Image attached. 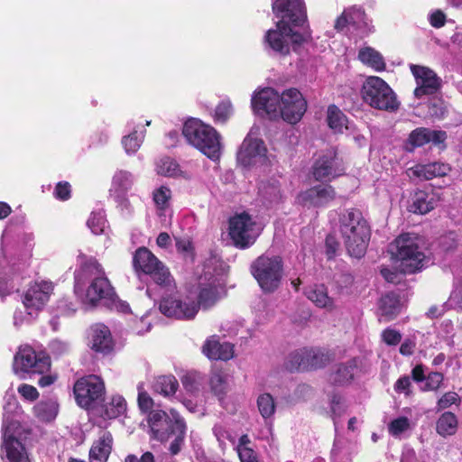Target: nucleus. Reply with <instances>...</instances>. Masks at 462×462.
I'll return each instance as SVG.
<instances>
[{
	"label": "nucleus",
	"instance_id": "f03ea898",
	"mask_svg": "<svg viewBox=\"0 0 462 462\" xmlns=\"http://www.w3.org/2000/svg\"><path fill=\"white\" fill-rule=\"evenodd\" d=\"M79 262V267L74 273L75 293L82 298L84 303L92 307L100 302H114L116 294L97 260L80 254Z\"/></svg>",
	"mask_w": 462,
	"mask_h": 462
},
{
	"label": "nucleus",
	"instance_id": "473e14b6",
	"mask_svg": "<svg viewBox=\"0 0 462 462\" xmlns=\"http://www.w3.org/2000/svg\"><path fill=\"white\" fill-rule=\"evenodd\" d=\"M458 427L457 416L451 411L443 412L436 422V431L442 437L454 435Z\"/></svg>",
	"mask_w": 462,
	"mask_h": 462
},
{
	"label": "nucleus",
	"instance_id": "c9c22d12",
	"mask_svg": "<svg viewBox=\"0 0 462 462\" xmlns=\"http://www.w3.org/2000/svg\"><path fill=\"white\" fill-rule=\"evenodd\" d=\"M327 120L329 127L336 132H341L346 122L345 115L335 105H330L328 107Z\"/></svg>",
	"mask_w": 462,
	"mask_h": 462
},
{
	"label": "nucleus",
	"instance_id": "338daca9",
	"mask_svg": "<svg viewBox=\"0 0 462 462\" xmlns=\"http://www.w3.org/2000/svg\"><path fill=\"white\" fill-rule=\"evenodd\" d=\"M415 348V342L411 339H405L401 346H400V353L403 356H411L413 354Z\"/></svg>",
	"mask_w": 462,
	"mask_h": 462
},
{
	"label": "nucleus",
	"instance_id": "ea45409f",
	"mask_svg": "<svg viewBox=\"0 0 462 462\" xmlns=\"http://www.w3.org/2000/svg\"><path fill=\"white\" fill-rule=\"evenodd\" d=\"M157 172L163 176L174 177L179 174L180 167L173 159L166 157L158 162Z\"/></svg>",
	"mask_w": 462,
	"mask_h": 462
},
{
	"label": "nucleus",
	"instance_id": "a878e982",
	"mask_svg": "<svg viewBox=\"0 0 462 462\" xmlns=\"http://www.w3.org/2000/svg\"><path fill=\"white\" fill-rule=\"evenodd\" d=\"M226 293L224 286L215 282L206 284L200 288L198 300L199 307L208 309L214 306Z\"/></svg>",
	"mask_w": 462,
	"mask_h": 462
},
{
	"label": "nucleus",
	"instance_id": "052dcab7",
	"mask_svg": "<svg viewBox=\"0 0 462 462\" xmlns=\"http://www.w3.org/2000/svg\"><path fill=\"white\" fill-rule=\"evenodd\" d=\"M138 404L142 411H149L153 404L152 399L145 392H140L138 394Z\"/></svg>",
	"mask_w": 462,
	"mask_h": 462
},
{
	"label": "nucleus",
	"instance_id": "6ab92c4d",
	"mask_svg": "<svg viewBox=\"0 0 462 462\" xmlns=\"http://www.w3.org/2000/svg\"><path fill=\"white\" fill-rule=\"evenodd\" d=\"M160 311L170 318L179 319H193L199 311V306L195 302H182L172 296L163 297L159 304Z\"/></svg>",
	"mask_w": 462,
	"mask_h": 462
},
{
	"label": "nucleus",
	"instance_id": "58836bf2",
	"mask_svg": "<svg viewBox=\"0 0 462 462\" xmlns=\"http://www.w3.org/2000/svg\"><path fill=\"white\" fill-rule=\"evenodd\" d=\"M286 366L291 371L308 369L307 350H297L291 353Z\"/></svg>",
	"mask_w": 462,
	"mask_h": 462
},
{
	"label": "nucleus",
	"instance_id": "b1692460",
	"mask_svg": "<svg viewBox=\"0 0 462 462\" xmlns=\"http://www.w3.org/2000/svg\"><path fill=\"white\" fill-rule=\"evenodd\" d=\"M203 353L212 360H229L233 357V346L230 343H220L217 337H209L202 347Z\"/></svg>",
	"mask_w": 462,
	"mask_h": 462
},
{
	"label": "nucleus",
	"instance_id": "69168bd1",
	"mask_svg": "<svg viewBox=\"0 0 462 462\" xmlns=\"http://www.w3.org/2000/svg\"><path fill=\"white\" fill-rule=\"evenodd\" d=\"M175 245L180 253H189L192 250L191 242L188 238L175 237Z\"/></svg>",
	"mask_w": 462,
	"mask_h": 462
},
{
	"label": "nucleus",
	"instance_id": "bb28decb",
	"mask_svg": "<svg viewBox=\"0 0 462 462\" xmlns=\"http://www.w3.org/2000/svg\"><path fill=\"white\" fill-rule=\"evenodd\" d=\"M358 367L356 358H352L345 363L338 364L329 375V382L334 385H345L350 383Z\"/></svg>",
	"mask_w": 462,
	"mask_h": 462
},
{
	"label": "nucleus",
	"instance_id": "c03bdc74",
	"mask_svg": "<svg viewBox=\"0 0 462 462\" xmlns=\"http://www.w3.org/2000/svg\"><path fill=\"white\" fill-rule=\"evenodd\" d=\"M37 417L42 420H51L57 414V407L54 403L40 402L34 407Z\"/></svg>",
	"mask_w": 462,
	"mask_h": 462
},
{
	"label": "nucleus",
	"instance_id": "e433bc0d",
	"mask_svg": "<svg viewBox=\"0 0 462 462\" xmlns=\"http://www.w3.org/2000/svg\"><path fill=\"white\" fill-rule=\"evenodd\" d=\"M209 384L214 394L219 400L223 399L227 388L226 375L218 371L213 372L209 379Z\"/></svg>",
	"mask_w": 462,
	"mask_h": 462
},
{
	"label": "nucleus",
	"instance_id": "37998d69",
	"mask_svg": "<svg viewBox=\"0 0 462 462\" xmlns=\"http://www.w3.org/2000/svg\"><path fill=\"white\" fill-rule=\"evenodd\" d=\"M411 429V421L407 417L402 416L392 420L388 425L389 433L394 437H400L403 432Z\"/></svg>",
	"mask_w": 462,
	"mask_h": 462
},
{
	"label": "nucleus",
	"instance_id": "3c124183",
	"mask_svg": "<svg viewBox=\"0 0 462 462\" xmlns=\"http://www.w3.org/2000/svg\"><path fill=\"white\" fill-rule=\"evenodd\" d=\"M232 112V105L229 101L221 102L215 110V118L217 121L226 122Z\"/></svg>",
	"mask_w": 462,
	"mask_h": 462
},
{
	"label": "nucleus",
	"instance_id": "f3484780",
	"mask_svg": "<svg viewBox=\"0 0 462 462\" xmlns=\"http://www.w3.org/2000/svg\"><path fill=\"white\" fill-rule=\"evenodd\" d=\"M337 192L329 184L316 185L298 194L297 202L307 208H323L332 202Z\"/></svg>",
	"mask_w": 462,
	"mask_h": 462
},
{
	"label": "nucleus",
	"instance_id": "39448f33",
	"mask_svg": "<svg viewBox=\"0 0 462 462\" xmlns=\"http://www.w3.org/2000/svg\"><path fill=\"white\" fill-rule=\"evenodd\" d=\"M182 134L187 142L209 159L216 161L221 154L220 134L202 121L190 118L185 122Z\"/></svg>",
	"mask_w": 462,
	"mask_h": 462
},
{
	"label": "nucleus",
	"instance_id": "a19ab883",
	"mask_svg": "<svg viewBox=\"0 0 462 462\" xmlns=\"http://www.w3.org/2000/svg\"><path fill=\"white\" fill-rule=\"evenodd\" d=\"M133 182L132 174L126 171H117L113 178V187L122 192L130 189Z\"/></svg>",
	"mask_w": 462,
	"mask_h": 462
},
{
	"label": "nucleus",
	"instance_id": "0e129e2a",
	"mask_svg": "<svg viewBox=\"0 0 462 462\" xmlns=\"http://www.w3.org/2000/svg\"><path fill=\"white\" fill-rule=\"evenodd\" d=\"M430 24L433 27L439 28L445 24L446 15L443 12L438 10L431 14L430 18Z\"/></svg>",
	"mask_w": 462,
	"mask_h": 462
},
{
	"label": "nucleus",
	"instance_id": "8fccbe9b",
	"mask_svg": "<svg viewBox=\"0 0 462 462\" xmlns=\"http://www.w3.org/2000/svg\"><path fill=\"white\" fill-rule=\"evenodd\" d=\"M460 401L458 394L455 392L444 393L437 402L436 411H440L450 407Z\"/></svg>",
	"mask_w": 462,
	"mask_h": 462
},
{
	"label": "nucleus",
	"instance_id": "9d476101",
	"mask_svg": "<svg viewBox=\"0 0 462 462\" xmlns=\"http://www.w3.org/2000/svg\"><path fill=\"white\" fill-rule=\"evenodd\" d=\"M262 232V227L246 212L236 214L229 218L228 235L235 247L247 249L251 247Z\"/></svg>",
	"mask_w": 462,
	"mask_h": 462
},
{
	"label": "nucleus",
	"instance_id": "9b49d317",
	"mask_svg": "<svg viewBox=\"0 0 462 462\" xmlns=\"http://www.w3.org/2000/svg\"><path fill=\"white\" fill-rule=\"evenodd\" d=\"M51 361L49 356L29 346H22L14 355L13 370L15 374L24 378L25 374H42L50 370Z\"/></svg>",
	"mask_w": 462,
	"mask_h": 462
},
{
	"label": "nucleus",
	"instance_id": "72a5a7b5",
	"mask_svg": "<svg viewBox=\"0 0 462 462\" xmlns=\"http://www.w3.org/2000/svg\"><path fill=\"white\" fill-rule=\"evenodd\" d=\"M179 383L173 375L159 376L154 383V389L164 395H171L175 393Z\"/></svg>",
	"mask_w": 462,
	"mask_h": 462
},
{
	"label": "nucleus",
	"instance_id": "6e6552de",
	"mask_svg": "<svg viewBox=\"0 0 462 462\" xmlns=\"http://www.w3.org/2000/svg\"><path fill=\"white\" fill-rule=\"evenodd\" d=\"M361 95L365 103L378 110L394 112L400 106L394 91L379 77H368L362 86Z\"/></svg>",
	"mask_w": 462,
	"mask_h": 462
},
{
	"label": "nucleus",
	"instance_id": "680f3d73",
	"mask_svg": "<svg viewBox=\"0 0 462 462\" xmlns=\"http://www.w3.org/2000/svg\"><path fill=\"white\" fill-rule=\"evenodd\" d=\"M124 462H154V456L150 451L144 452L140 458L134 454H129L125 457Z\"/></svg>",
	"mask_w": 462,
	"mask_h": 462
},
{
	"label": "nucleus",
	"instance_id": "f257e3e1",
	"mask_svg": "<svg viewBox=\"0 0 462 462\" xmlns=\"http://www.w3.org/2000/svg\"><path fill=\"white\" fill-rule=\"evenodd\" d=\"M273 12L280 20L276 29H270L265 34V42L281 55H287L290 47L297 51L305 38L291 27H300L307 20L303 0H276L273 4Z\"/></svg>",
	"mask_w": 462,
	"mask_h": 462
},
{
	"label": "nucleus",
	"instance_id": "2f4dec72",
	"mask_svg": "<svg viewBox=\"0 0 462 462\" xmlns=\"http://www.w3.org/2000/svg\"><path fill=\"white\" fill-rule=\"evenodd\" d=\"M259 195L267 205L277 204L282 201V194L277 180L262 182L259 186Z\"/></svg>",
	"mask_w": 462,
	"mask_h": 462
},
{
	"label": "nucleus",
	"instance_id": "20e7f679",
	"mask_svg": "<svg viewBox=\"0 0 462 462\" xmlns=\"http://www.w3.org/2000/svg\"><path fill=\"white\" fill-rule=\"evenodd\" d=\"M340 233L348 254L360 258L366 250L371 236L370 227L360 210L350 208L339 218Z\"/></svg>",
	"mask_w": 462,
	"mask_h": 462
},
{
	"label": "nucleus",
	"instance_id": "c85d7f7f",
	"mask_svg": "<svg viewBox=\"0 0 462 462\" xmlns=\"http://www.w3.org/2000/svg\"><path fill=\"white\" fill-rule=\"evenodd\" d=\"M304 294L317 307L328 310L335 308L334 300L328 296V289L324 284H314L305 289Z\"/></svg>",
	"mask_w": 462,
	"mask_h": 462
},
{
	"label": "nucleus",
	"instance_id": "4be33fe9",
	"mask_svg": "<svg viewBox=\"0 0 462 462\" xmlns=\"http://www.w3.org/2000/svg\"><path fill=\"white\" fill-rule=\"evenodd\" d=\"M265 152L266 148L262 140L247 136L237 152V161L244 166H249L256 157L263 156Z\"/></svg>",
	"mask_w": 462,
	"mask_h": 462
},
{
	"label": "nucleus",
	"instance_id": "dca6fc26",
	"mask_svg": "<svg viewBox=\"0 0 462 462\" xmlns=\"http://www.w3.org/2000/svg\"><path fill=\"white\" fill-rule=\"evenodd\" d=\"M53 291L51 282H35L31 285L23 296V303L31 317L43 309Z\"/></svg>",
	"mask_w": 462,
	"mask_h": 462
},
{
	"label": "nucleus",
	"instance_id": "393cba45",
	"mask_svg": "<svg viewBox=\"0 0 462 462\" xmlns=\"http://www.w3.org/2000/svg\"><path fill=\"white\" fill-rule=\"evenodd\" d=\"M91 348L103 354L109 353L113 348V341L109 328L103 324H97L91 328Z\"/></svg>",
	"mask_w": 462,
	"mask_h": 462
},
{
	"label": "nucleus",
	"instance_id": "a211bd4d",
	"mask_svg": "<svg viewBox=\"0 0 462 462\" xmlns=\"http://www.w3.org/2000/svg\"><path fill=\"white\" fill-rule=\"evenodd\" d=\"M410 68L418 85L414 90L416 97L420 98L425 95H432L440 88L441 79L432 69L414 64H411Z\"/></svg>",
	"mask_w": 462,
	"mask_h": 462
},
{
	"label": "nucleus",
	"instance_id": "ddd939ff",
	"mask_svg": "<svg viewBox=\"0 0 462 462\" xmlns=\"http://www.w3.org/2000/svg\"><path fill=\"white\" fill-rule=\"evenodd\" d=\"M73 390L77 403L84 409H90L93 404L104 400L105 383L95 374L79 379Z\"/></svg>",
	"mask_w": 462,
	"mask_h": 462
},
{
	"label": "nucleus",
	"instance_id": "1a4fd4ad",
	"mask_svg": "<svg viewBox=\"0 0 462 462\" xmlns=\"http://www.w3.org/2000/svg\"><path fill=\"white\" fill-rule=\"evenodd\" d=\"M136 272L148 274L162 288L171 291L175 288L173 277L168 268L146 247L138 248L133 258Z\"/></svg>",
	"mask_w": 462,
	"mask_h": 462
},
{
	"label": "nucleus",
	"instance_id": "09e8293b",
	"mask_svg": "<svg viewBox=\"0 0 462 462\" xmlns=\"http://www.w3.org/2000/svg\"><path fill=\"white\" fill-rule=\"evenodd\" d=\"M122 143H123L125 152L127 153H134L139 149V147L141 145V143H142L141 134H139L137 133V131H134L129 135L125 136L123 138Z\"/></svg>",
	"mask_w": 462,
	"mask_h": 462
},
{
	"label": "nucleus",
	"instance_id": "4c0bfd02",
	"mask_svg": "<svg viewBox=\"0 0 462 462\" xmlns=\"http://www.w3.org/2000/svg\"><path fill=\"white\" fill-rule=\"evenodd\" d=\"M259 412L264 419L271 418L275 411V402L270 393H263L257 399Z\"/></svg>",
	"mask_w": 462,
	"mask_h": 462
},
{
	"label": "nucleus",
	"instance_id": "79ce46f5",
	"mask_svg": "<svg viewBox=\"0 0 462 462\" xmlns=\"http://www.w3.org/2000/svg\"><path fill=\"white\" fill-rule=\"evenodd\" d=\"M329 362L328 355L315 350H307V366L308 368H320Z\"/></svg>",
	"mask_w": 462,
	"mask_h": 462
},
{
	"label": "nucleus",
	"instance_id": "de8ad7c7",
	"mask_svg": "<svg viewBox=\"0 0 462 462\" xmlns=\"http://www.w3.org/2000/svg\"><path fill=\"white\" fill-rule=\"evenodd\" d=\"M171 196V189L165 186H162L153 191V201L159 208L164 209L169 206Z\"/></svg>",
	"mask_w": 462,
	"mask_h": 462
},
{
	"label": "nucleus",
	"instance_id": "c756f323",
	"mask_svg": "<svg viewBox=\"0 0 462 462\" xmlns=\"http://www.w3.org/2000/svg\"><path fill=\"white\" fill-rule=\"evenodd\" d=\"M379 310L382 318H383L385 321H391L395 319L402 310L399 296L393 292L383 295L379 301Z\"/></svg>",
	"mask_w": 462,
	"mask_h": 462
},
{
	"label": "nucleus",
	"instance_id": "cd10ccee",
	"mask_svg": "<svg viewBox=\"0 0 462 462\" xmlns=\"http://www.w3.org/2000/svg\"><path fill=\"white\" fill-rule=\"evenodd\" d=\"M112 444L113 438L111 433L104 432L90 448V462H106L112 450Z\"/></svg>",
	"mask_w": 462,
	"mask_h": 462
},
{
	"label": "nucleus",
	"instance_id": "bf43d9fd",
	"mask_svg": "<svg viewBox=\"0 0 462 462\" xmlns=\"http://www.w3.org/2000/svg\"><path fill=\"white\" fill-rule=\"evenodd\" d=\"M237 452L241 462H258L254 451L248 447L239 448Z\"/></svg>",
	"mask_w": 462,
	"mask_h": 462
},
{
	"label": "nucleus",
	"instance_id": "423d86ee",
	"mask_svg": "<svg viewBox=\"0 0 462 462\" xmlns=\"http://www.w3.org/2000/svg\"><path fill=\"white\" fill-rule=\"evenodd\" d=\"M392 258L400 262L404 273H413L421 269L425 255L420 248V238L414 234H402L388 246Z\"/></svg>",
	"mask_w": 462,
	"mask_h": 462
},
{
	"label": "nucleus",
	"instance_id": "a18cd8bd",
	"mask_svg": "<svg viewBox=\"0 0 462 462\" xmlns=\"http://www.w3.org/2000/svg\"><path fill=\"white\" fill-rule=\"evenodd\" d=\"M106 220L102 212H93L88 218L87 225L95 235H100L104 232Z\"/></svg>",
	"mask_w": 462,
	"mask_h": 462
},
{
	"label": "nucleus",
	"instance_id": "f704fd0d",
	"mask_svg": "<svg viewBox=\"0 0 462 462\" xmlns=\"http://www.w3.org/2000/svg\"><path fill=\"white\" fill-rule=\"evenodd\" d=\"M126 402L125 399L120 396H113L111 401L105 405L104 416L108 419H114L125 411Z\"/></svg>",
	"mask_w": 462,
	"mask_h": 462
},
{
	"label": "nucleus",
	"instance_id": "5fc2aeb1",
	"mask_svg": "<svg viewBox=\"0 0 462 462\" xmlns=\"http://www.w3.org/2000/svg\"><path fill=\"white\" fill-rule=\"evenodd\" d=\"M18 393L25 399L30 402H33L39 398V393L37 389L30 384H21L18 387Z\"/></svg>",
	"mask_w": 462,
	"mask_h": 462
},
{
	"label": "nucleus",
	"instance_id": "774afa93",
	"mask_svg": "<svg viewBox=\"0 0 462 462\" xmlns=\"http://www.w3.org/2000/svg\"><path fill=\"white\" fill-rule=\"evenodd\" d=\"M358 58H383L382 55L371 47H364L358 52Z\"/></svg>",
	"mask_w": 462,
	"mask_h": 462
},
{
	"label": "nucleus",
	"instance_id": "0eeeda50",
	"mask_svg": "<svg viewBox=\"0 0 462 462\" xmlns=\"http://www.w3.org/2000/svg\"><path fill=\"white\" fill-rule=\"evenodd\" d=\"M251 273L264 292L275 291L283 276V261L279 255L262 254L251 264Z\"/></svg>",
	"mask_w": 462,
	"mask_h": 462
},
{
	"label": "nucleus",
	"instance_id": "6e6d98bb",
	"mask_svg": "<svg viewBox=\"0 0 462 462\" xmlns=\"http://www.w3.org/2000/svg\"><path fill=\"white\" fill-rule=\"evenodd\" d=\"M70 185L67 181L59 182L54 190V196L58 199L67 200L70 198Z\"/></svg>",
	"mask_w": 462,
	"mask_h": 462
},
{
	"label": "nucleus",
	"instance_id": "aec40b11",
	"mask_svg": "<svg viewBox=\"0 0 462 462\" xmlns=\"http://www.w3.org/2000/svg\"><path fill=\"white\" fill-rule=\"evenodd\" d=\"M447 139V133L442 130H432L426 127H418L411 131L405 143V149L412 152L416 147H421L429 143L434 145L443 144Z\"/></svg>",
	"mask_w": 462,
	"mask_h": 462
},
{
	"label": "nucleus",
	"instance_id": "7c9ffc66",
	"mask_svg": "<svg viewBox=\"0 0 462 462\" xmlns=\"http://www.w3.org/2000/svg\"><path fill=\"white\" fill-rule=\"evenodd\" d=\"M448 164L443 162H432L423 165H417L414 174L424 180H432L433 178L446 176L450 171Z\"/></svg>",
	"mask_w": 462,
	"mask_h": 462
},
{
	"label": "nucleus",
	"instance_id": "603ef678",
	"mask_svg": "<svg viewBox=\"0 0 462 462\" xmlns=\"http://www.w3.org/2000/svg\"><path fill=\"white\" fill-rule=\"evenodd\" d=\"M345 12L348 13L347 19L350 25L356 27L359 23H364L365 14L360 8L351 7L346 9Z\"/></svg>",
	"mask_w": 462,
	"mask_h": 462
},
{
	"label": "nucleus",
	"instance_id": "13d9d810",
	"mask_svg": "<svg viewBox=\"0 0 462 462\" xmlns=\"http://www.w3.org/2000/svg\"><path fill=\"white\" fill-rule=\"evenodd\" d=\"M338 246H339V244L334 236L328 235L326 237L325 247H326V254L328 259H332L335 257L336 253L338 249Z\"/></svg>",
	"mask_w": 462,
	"mask_h": 462
},
{
	"label": "nucleus",
	"instance_id": "4d7b16f0",
	"mask_svg": "<svg viewBox=\"0 0 462 462\" xmlns=\"http://www.w3.org/2000/svg\"><path fill=\"white\" fill-rule=\"evenodd\" d=\"M411 379L409 376H402L396 381L394 384V390L399 393H403L406 395H411Z\"/></svg>",
	"mask_w": 462,
	"mask_h": 462
},
{
	"label": "nucleus",
	"instance_id": "49530a36",
	"mask_svg": "<svg viewBox=\"0 0 462 462\" xmlns=\"http://www.w3.org/2000/svg\"><path fill=\"white\" fill-rule=\"evenodd\" d=\"M425 383L420 386L421 391H437L444 381V375L439 372H431L425 378Z\"/></svg>",
	"mask_w": 462,
	"mask_h": 462
},
{
	"label": "nucleus",
	"instance_id": "412c9836",
	"mask_svg": "<svg viewBox=\"0 0 462 462\" xmlns=\"http://www.w3.org/2000/svg\"><path fill=\"white\" fill-rule=\"evenodd\" d=\"M2 448L5 452L7 462H30L23 444L13 435H9L8 428L5 426Z\"/></svg>",
	"mask_w": 462,
	"mask_h": 462
},
{
	"label": "nucleus",
	"instance_id": "864d4df0",
	"mask_svg": "<svg viewBox=\"0 0 462 462\" xmlns=\"http://www.w3.org/2000/svg\"><path fill=\"white\" fill-rule=\"evenodd\" d=\"M383 341L389 346H396L401 342L402 334L392 328H386L382 332Z\"/></svg>",
	"mask_w": 462,
	"mask_h": 462
},
{
	"label": "nucleus",
	"instance_id": "2eb2a0df",
	"mask_svg": "<svg viewBox=\"0 0 462 462\" xmlns=\"http://www.w3.org/2000/svg\"><path fill=\"white\" fill-rule=\"evenodd\" d=\"M252 108L259 116H267L270 119L279 118L281 95L272 88L255 92L251 100Z\"/></svg>",
	"mask_w": 462,
	"mask_h": 462
},
{
	"label": "nucleus",
	"instance_id": "7ed1b4c3",
	"mask_svg": "<svg viewBox=\"0 0 462 462\" xmlns=\"http://www.w3.org/2000/svg\"><path fill=\"white\" fill-rule=\"evenodd\" d=\"M148 424L152 439L162 443L172 439L169 447L171 455H177L181 450L187 425L175 410H171L170 415L161 410L151 411L148 415Z\"/></svg>",
	"mask_w": 462,
	"mask_h": 462
},
{
	"label": "nucleus",
	"instance_id": "5701e85b",
	"mask_svg": "<svg viewBox=\"0 0 462 462\" xmlns=\"http://www.w3.org/2000/svg\"><path fill=\"white\" fill-rule=\"evenodd\" d=\"M437 199L433 192L416 190L411 194L408 205V210L414 214L425 215L435 208Z\"/></svg>",
	"mask_w": 462,
	"mask_h": 462
},
{
	"label": "nucleus",
	"instance_id": "4468645a",
	"mask_svg": "<svg viewBox=\"0 0 462 462\" xmlns=\"http://www.w3.org/2000/svg\"><path fill=\"white\" fill-rule=\"evenodd\" d=\"M307 102L296 88H289L281 95L279 117L290 124H296L303 116Z\"/></svg>",
	"mask_w": 462,
	"mask_h": 462
},
{
	"label": "nucleus",
	"instance_id": "f8f14e48",
	"mask_svg": "<svg viewBox=\"0 0 462 462\" xmlns=\"http://www.w3.org/2000/svg\"><path fill=\"white\" fill-rule=\"evenodd\" d=\"M346 169L337 150L328 149L320 153L311 166V174L317 181H330L345 174Z\"/></svg>",
	"mask_w": 462,
	"mask_h": 462
},
{
	"label": "nucleus",
	"instance_id": "e2e57ef3",
	"mask_svg": "<svg viewBox=\"0 0 462 462\" xmlns=\"http://www.w3.org/2000/svg\"><path fill=\"white\" fill-rule=\"evenodd\" d=\"M213 431L219 442H224L225 439H229L231 442H234L231 434L223 426L215 425Z\"/></svg>",
	"mask_w": 462,
	"mask_h": 462
}]
</instances>
